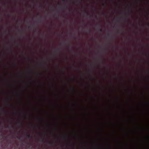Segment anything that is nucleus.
Returning a JSON list of instances; mask_svg holds the SVG:
<instances>
[{
  "mask_svg": "<svg viewBox=\"0 0 149 149\" xmlns=\"http://www.w3.org/2000/svg\"><path fill=\"white\" fill-rule=\"evenodd\" d=\"M72 90L73 92L74 93V92H75V90L74 88H72Z\"/></svg>",
  "mask_w": 149,
  "mask_h": 149,
  "instance_id": "423d86ee",
  "label": "nucleus"
},
{
  "mask_svg": "<svg viewBox=\"0 0 149 149\" xmlns=\"http://www.w3.org/2000/svg\"><path fill=\"white\" fill-rule=\"evenodd\" d=\"M43 139H44V138H42V142L43 141Z\"/></svg>",
  "mask_w": 149,
  "mask_h": 149,
  "instance_id": "4468645a",
  "label": "nucleus"
},
{
  "mask_svg": "<svg viewBox=\"0 0 149 149\" xmlns=\"http://www.w3.org/2000/svg\"><path fill=\"white\" fill-rule=\"evenodd\" d=\"M57 51V53H59L60 52V50L59 49H57L56 50Z\"/></svg>",
  "mask_w": 149,
  "mask_h": 149,
  "instance_id": "0eeeda50",
  "label": "nucleus"
},
{
  "mask_svg": "<svg viewBox=\"0 0 149 149\" xmlns=\"http://www.w3.org/2000/svg\"><path fill=\"white\" fill-rule=\"evenodd\" d=\"M104 4H103H103H102V5L103 6H104Z\"/></svg>",
  "mask_w": 149,
  "mask_h": 149,
  "instance_id": "dca6fc26",
  "label": "nucleus"
},
{
  "mask_svg": "<svg viewBox=\"0 0 149 149\" xmlns=\"http://www.w3.org/2000/svg\"><path fill=\"white\" fill-rule=\"evenodd\" d=\"M66 137H68V138L69 137L67 135L63 136V138L64 139L66 138Z\"/></svg>",
  "mask_w": 149,
  "mask_h": 149,
  "instance_id": "7ed1b4c3",
  "label": "nucleus"
},
{
  "mask_svg": "<svg viewBox=\"0 0 149 149\" xmlns=\"http://www.w3.org/2000/svg\"><path fill=\"white\" fill-rule=\"evenodd\" d=\"M99 30L101 32L102 31V29L101 28H100Z\"/></svg>",
  "mask_w": 149,
  "mask_h": 149,
  "instance_id": "1a4fd4ad",
  "label": "nucleus"
},
{
  "mask_svg": "<svg viewBox=\"0 0 149 149\" xmlns=\"http://www.w3.org/2000/svg\"><path fill=\"white\" fill-rule=\"evenodd\" d=\"M72 80H73L74 81L75 79H74V78H73V79H72Z\"/></svg>",
  "mask_w": 149,
  "mask_h": 149,
  "instance_id": "f8f14e48",
  "label": "nucleus"
},
{
  "mask_svg": "<svg viewBox=\"0 0 149 149\" xmlns=\"http://www.w3.org/2000/svg\"><path fill=\"white\" fill-rule=\"evenodd\" d=\"M148 105H149V104H148Z\"/></svg>",
  "mask_w": 149,
  "mask_h": 149,
  "instance_id": "5701e85b",
  "label": "nucleus"
},
{
  "mask_svg": "<svg viewBox=\"0 0 149 149\" xmlns=\"http://www.w3.org/2000/svg\"><path fill=\"white\" fill-rule=\"evenodd\" d=\"M17 138L19 139H20V138L19 136H17Z\"/></svg>",
  "mask_w": 149,
  "mask_h": 149,
  "instance_id": "ddd939ff",
  "label": "nucleus"
},
{
  "mask_svg": "<svg viewBox=\"0 0 149 149\" xmlns=\"http://www.w3.org/2000/svg\"><path fill=\"white\" fill-rule=\"evenodd\" d=\"M147 54V55H149V54Z\"/></svg>",
  "mask_w": 149,
  "mask_h": 149,
  "instance_id": "a211bd4d",
  "label": "nucleus"
},
{
  "mask_svg": "<svg viewBox=\"0 0 149 149\" xmlns=\"http://www.w3.org/2000/svg\"><path fill=\"white\" fill-rule=\"evenodd\" d=\"M148 26H149V24H148Z\"/></svg>",
  "mask_w": 149,
  "mask_h": 149,
  "instance_id": "4be33fe9",
  "label": "nucleus"
},
{
  "mask_svg": "<svg viewBox=\"0 0 149 149\" xmlns=\"http://www.w3.org/2000/svg\"><path fill=\"white\" fill-rule=\"evenodd\" d=\"M121 31L122 32V33H123V30H121Z\"/></svg>",
  "mask_w": 149,
  "mask_h": 149,
  "instance_id": "2eb2a0df",
  "label": "nucleus"
},
{
  "mask_svg": "<svg viewBox=\"0 0 149 149\" xmlns=\"http://www.w3.org/2000/svg\"><path fill=\"white\" fill-rule=\"evenodd\" d=\"M18 123L20 125H22V123H21V122H19Z\"/></svg>",
  "mask_w": 149,
  "mask_h": 149,
  "instance_id": "9d476101",
  "label": "nucleus"
},
{
  "mask_svg": "<svg viewBox=\"0 0 149 149\" xmlns=\"http://www.w3.org/2000/svg\"><path fill=\"white\" fill-rule=\"evenodd\" d=\"M68 8V6H63V9H67Z\"/></svg>",
  "mask_w": 149,
  "mask_h": 149,
  "instance_id": "20e7f679",
  "label": "nucleus"
},
{
  "mask_svg": "<svg viewBox=\"0 0 149 149\" xmlns=\"http://www.w3.org/2000/svg\"><path fill=\"white\" fill-rule=\"evenodd\" d=\"M2 109H3V108L2 107H0Z\"/></svg>",
  "mask_w": 149,
  "mask_h": 149,
  "instance_id": "f3484780",
  "label": "nucleus"
},
{
  "mask_svg": "<svg viewBox=\"0 0 149 149\" xmlns=\"http://www.w3.org/2000/svg\"><path fill=\"white\" fill-rule=\"evenodd\" d=\"M63 1H65V0H63Z\"/></svg>",
  "mask_w": 149,
  "mask_h": 149,
  "instance_id": "6ab92c4d",
  "label": "nucleus"
},
{
  "mask_svg": "<svg viewBox=\"0 0 149 149\" xmlns=\"http://www.w3.org/2000/svg\"><path fill=\"white\" fill-rule=\"evenodd\" d=\"M128 12L129 13H132V11H130L129 10H128Z\"/></svg>",
  "mask_w": 149,
  "mask_h": 149,
  "instance_id": "6e6552de",
  "label": "nucleus"
},
{
  "mask_svg": "<svg viewBox=\"0 0 149 149\" xmlns=\"http://www.w3.org/2000/svg\"><path fill=\"white\" fill-rule=\"evenodd\" d=\"M11 127L13 128H14V127L13 125H11Z\"/></svg>",
  "mask_w": 149,
  "mask_h": 149,
  "instance_id": "9b49d317",
  "label": "nucleus"
},
{
  "mask_svg": "<svg viewBox=\"0 0 149 149\" xmlns=\"http://www.w3.org/2000/svg\"><path fill=\"white\" fill-rule=\"evenodd\" d=\"M32 26H33V27H34V25H32Z\"/></svg>",
  "mask_w": 149,
  "mask_h": 149,
  "instance_id": "aec40b11",
  "label": "nucleus"
},
{
  "mask_svg": "<svg viewBox=\"0 0 149 149\" xmlns=\"http://www.w3.org/2000/svg\"><path fill=\"white\" fill-rule=\"evenodd\" d=\"M26 136L28 139H30L31 137V136L30 134H26Z\"/></svg>",
  "mask_w": 149,
  "mask_h": 149,
  "instance_id": "f03ea898",
  "label": "nucleus"
},
{
  "mask_svg": "<svg viewBox=\"0 0 149 149\" xmlns=\"http://www.w3.org/2000/svg\"><path fill=\"white\" fill-rule=\"evenodd\" d=\"M38 120H40V119L39 118H38Z\"/></svg>",
  "mask_w": 149,
  "mask_h": 149,
  "instance_id": "412c9836",
  "label": "nucleus"
},
{
  "mask_svg": "<svg viewBox=\"0 0 149 149\" xmlns=\"http://www.w3.org/2000/svg\"><path fill=\"white\" fill-rule=\"evenodd\" d=\"M48 143L49 145H52L53 144V142L48 141Z\"/></svg>",
  "mask_w": 149,
  "mask_h": 149,
  "instance_id": "39448f33",
  "label": "nucleus"
},
{
  "mask_svg": "<svg viewBox=\"0 0 149 149\" xmlns=\"http://www.w3.org/2000/svg\"><path fill=\"white\" fill-rule=\"evenodd\" d=\"M86 14H87V16L89 18H91L92 17V15H90L86 11H85L84 12Z\"/></svg>",
  "mask_w": 149,
  "mask_h": 149,
  "instance_id": "f257e3e1",
  "label": "nucleus"
}]
</instances>
